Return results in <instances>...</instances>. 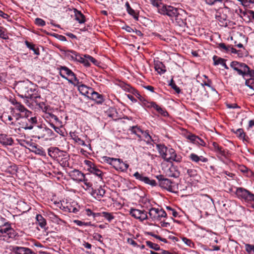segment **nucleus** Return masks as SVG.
Here are the masks:
<instances>
[{
    "instance_id": "42",
    "label": "nucleus",
    "mask_w": 254,
    "mask_h": 254,
    "mask_svg": "<svg viewBox=\"0 0 254 254\" xmlns=\"http://www.w3.org/2000/svg\"><path fill=\"white\" fill-rule=\"evenodd\" d=\"M236 134L241 139H242L243 140H246V134L244 132V130L242 128H239L237 129L236 131Z\"/></svg>"
},
{
    "instance_id": "53",
    "label": "nucleus",
    "mask_w": 254,
    "mask_h": 254,
    "mask_svg": "<svg viewBox=\"0 0 254 254\" xmlns=\"http://www.w3.org/2000/svg\"><path fill=\"white\" fill-rule=\"evenodd\" d=\"M152 4L158 8V11L159 12V8L160 5H164L165 4L160 2L159 0H151Z\"/></svg>"
},
{
    "instance_id": "14",
    "label": "nucleus",
    "mask_w": 254,
    "mask_h": 254,
    "mask_svg": "<svg viewBox=\"0 0 254 254\" xmlns=\"http://www.w3.org/2000/svg\"><path fill=\"white\" fill-rule=\"evenodd\" d=\"M12 250L15 254H36L28 248L15 246L13 247Z\"/></svg>"
},
{
    "instance_id": "27",
    "label": "nucleus",
    "mask_w": 254,
    "mask_h": 254,
    "mask_svg": "<svg viewBox=\"0 0 254 254\" xmlns=\"http://www.w3.org/2000/svg\"><path fill=\"white\" fill-rule=\"evenodd\" d=\"M49 216L51 220L55 223H57L58 224H61L62 222H64L63 220L60 219L57 215H55L53 212H50L49 214Z\"/></svg>"
},
{
    "instance_id": "22",
    "label": "nucleus",
    "mask_w": 254,
    "mask_h": 254,
    "mask_svg": "<svg viewBox=\"0 0 254 254\" xmlns=\"http://www.w3.org/2000/svg\"><path fill=\"white\" fill-rule=\"evenodd\" d=\"M190 159L193 162H194L195 163H197L199 161H201L202 162L205 163L207 162L208 159L202 156H198L197 155L194 154V153H191L189 156Z\"/></svg>"
},
{
    "instance_id": "41",
    "label": "nucleus",
    "mask_w": 254,
    "mask_h": 254,
    "mask_svg": "<svg viewBox=\"0 0 254 254\" xmlns=\"http://www.w3.org/2000/svg\"><path fill=\"white\" fill-rule=\"evenodd\" d=\"M231 46L230 45H226L223 43H221L218 44V48L222 51L226 53L230 52V48Z\"/></svg>"
},
{
    "instance_id": "63",
    "label": "nucleus",
    "mask_w": 254,
    "mask_h": 254,
    "mask_svg": "<svg viewBox=\"0 0 254 254\" xmlns=\"http://www.w3.org/2000/svg\"><path fill=\"white\" fill-rule=\"evenodd\" d=\"M205 1L207 4L212 5L217 2H222L223 0H205Z\"/></svg>"
},
{
    "instance_id": "60",
    "label": "nucleus",
    "mask_w": 254,
    "mask_h": 254,
    "mask_svg": "<svg viewBox=\"0 0 254 254\" xmlns=\"http://www.w3.org/2000/svg\"><path fill=\"white\" fill-rule=\"evenodd\" d=\"M175 150L172 148H168L167 152H166V156L167 158L171 157V156L173 155L174 153L175 152Z\"/></svg>"
},
{
    "instance_id": "37",
    "label": "nucleus",
    "mask_w": 254,
    "mask_h": 254,
    "mask_svg": "<svg viewBox=\"0 0 254 254\" xmlns=\"http://www.w3.org/2000/svg\"><path fill=\"white\" fill-rule=\"evenodd\" d=\"M155 109L158 112V113L160 114L164 117H166L168 115V112L166 110L159 106L158 105H155Z\"/></svg>"
},
{
    "instance_id": "40",
    "label": "nucleus",
    "mask_w": 254,
    "mask_h": 254,
    "mask_svg": "<svg viewBox=\"0 0 254 254\" xmlns=\"http://www.w3.org/2000/svg\"><path fill=\"white\" fill-rule=\"evenodd\" d=\"M143 137L144 138V140L146 142L147 144H149L151 141H153L151 136L149 134V133L147 130L143 131L142 133Z\"/></svg>"
},
{
    "instance_id": "10",
    "label": "nucleus",
    "mask_w": 254,
    "mask_h": 254,
    "mask_svg": "<svg viewBox=\"0 0 254 254\" xmlns=\"http://www.w3.org/2000/svg\"><path fill=\"white\" fill-rule=\"evenodd\" d=\"M129 214L135 219L143 221L148 219L147 212L144 210L131 208L129 210Z\"/></svg>"
},
{
    "instance_id": "62",
    "label": "nucleus",
    "mask_w": 254,
    "mask_h": 254,
    "mask_svg": "<svg viewBox=\"0 0 254 254\" xmlns=\"http://www.w3.org/2000/svg\"><path fill=\"white\" fill-rule=\"evenodd\" d=\"M116 158H110L108 157H104V161H106L107 163L113 166L112 163L114 162Z\"/></svg>"
},
{
    "instance_id": "31",
    "label": "nucleus",
    "mask_w": 254,
    "mask_h": 254,
    "mask_svg": "<svg viewBox=\"0 0 254 254\" xmlns=\"http://www.w3.org/2000/svg\"><path fill=\"white\" fill-rule=\"evenodd\" d=\"M175 22L178 24L180 26H183L185 24L184 19L182 18V15H181L179 12L178 14H176L174 17V20Z\"/></svg>"
},
{
    "instance_id": "13",
    "label": "nucleus",
    "mask_w": 254,
    "mask_h": 254,
    "mask_svg": "<svg viewBox=\"0 0 254 254\" xmlns=\"http://www.w3.org/2000/svg\"><path fill=\"white\" fill-rule=\"evenodd\" d=\"M33 137L38 139L45 138V127L42 126L36 127L33 130Z\"/></svg>"
},
{
    "instance_id": "50",
    "label": "nucleus",
    "mask_w": 254,
    "mask_h": 254,
    "mask_svg": "<svg viewBox=\"0 0 254 254\" xmlns=\"http://www.w3.org/2000/svg\"><path fill=\"white\" fill-rule=\"evenodd\" d=\"M128 168V165L127 163L124 162L123 160H121V162L120 164V167L119 170H121L122 171H126L127 170V169Z\"/></svg>"
},
{
    "instance_id": "12",
    "label": "nucleus",
    "mask_w": 254,
    "mask_h": 254,
    "mask_svg": "<svg viewBox=\"0 0 254 254\" xmlns=\"http://www.w3.org/2000/svg\"><path fill=\"white\" fill-rule=\"evenodd\" d=\"M235 82L240 86L244 85L249 87L250 89L254 90V78H247L245 79H236Z\"/></svg>"
},
{
    "instance_id": "25",
    "label": "nucleus",
    "mask_w": 254,
    "mask_h": 254,
    "mask_svg": "<svg viewBox=\"0 0 254 254\" xmlns=\"http://www.w3.org/2000/svg\"><path fill=\"white\" fill-rule=\"evenodd\" d=\"M182 160V156L181 154H177L176 151L174 153L173 155L171 156V157L167 158L166 161L167 162H171L174 161L177 163H180Z\"/></svg>"
},
{
    "instance_id": "61",
    "label": "nucleus",
    "mask_w": 254,
    "mask_h": 254,
    "mask_svg": "<svg viewBox=\"0 0 254 254\" xmlns=\"http://www.w3.org/2000/svg\"><path fill=\"white\" fill-rule=\"evenodd\" d=\"M93 237L94 240L100 242H102L101 238H102V236L100 234L97 233H94L93 235Z\"/></svg>"
},
{
    "instance_id": "38",
    "label": "nucleus",
    "mask_w": 254,
    "mask_h": 254,
    "mask_svg": "<svg viewBox=\"0 0 254 254\" xmlns=\"http://www.w3.org/2000/svg\"><path fill=\"white\" fill-rule=\"evenodd\" d=\"M0 38L5 40L8 39L7 30L1 26H0Z\"/></svg>"
},
{
    "instance_id": "46",
    "label": "nucleus",
    "mask_w": 254,
    "mask_h": 254,
    "mask_svg": "<svg viewBox=\"0 0 254 254\" xmlns=\"http://www.w3.org/2000/svg\"><path fill=\"white\" fill-rule=\"evenodd\" d=\"M240 1L244 6H250L251 3H254V0H238Z\"/></svg>"
},
{
    "instance_id": "17",
    "label": "nucleus",
    "mask_w": 254,
    "mask_h": 254,
    "mask_svg": "<svg viewBox=\"0 0 254 254\" xmlns=\"http://www.w3.org/2000/svg\"><path fill=\"white\" fill-rule=\"evenodd\" d=\"M0 143L3 145H11L13 143L12 138L6 134H0Z\"/></svg>"
},
{
    "instance_id": "45",
    "label": "nucleus",
    "mask_w": 254,
    "mask_h": 254,
    "mask_svg": "<svg viewBox=\"0 0 254 254\" xmlns=\"http://www.w3.org/2000/svg\"><path fill=\"white\" fill-rule=\"evenodd\" d=\"M122 159L116 158L112 163L113 167L116 170H119Z\"/></svg>"
},
{
    "instance_id": "47",
    "label": "nucleus",
    "mask_w": 254,
    "mask_h": 254,
    "mask_svg": "<svg viewBox=\"0 0 254 254\" xmlns=\"http://www.w3.org/2000/svg\"><path fill=\"white\" fill-rule=\"evenodd\" d=\"M169 85L177 93L181 92L180 88L176 85L173 79L171 80Z\"/></svg>"
},
{
    "instance_id": "34",
    "label": "nucleus",
    "mask_w": 254,
    "mask_h": 254,
    "mask_svg": "<svg viewBox=\"0 0 254 254\" xmlns=\"http://www.w3.org/2000/svg\"><path fill=\"white\" fill-rule=\"evenodd\" d=\"M217 20L220 22L222 26H226L227 25V16L226 15L222 14L218 16Z\"/></svg>"
},
{
    "instance_id": "44",
    "label": "nucleus",
    "mask_w": 254,
    "mask_h": 254,
    "mask_svg": "<svg viewBox=\"0 0 254 254\" xmlns=\"http://www.w3.org/2000/svg\"><path fill=\"white\" fill-rule=\"evenodd\" d=\"M245 249L248 253L254 254V245L247 244L245 245Z\"/></svg>"
},
{
    "instance_id": "32",
    "label": "nucleus",
    "mask_w": 254,
    "mask_h": 254,
    "mask_svg": "<svg viewBox=\"0 0 254 254\" xmlns=\"http://www.w3.org/2000/svg\"><path fill=\"white\" fill-rule=\"evenodd\" d=\"M36 218L38 225L41 228L45 227L46 225V221L44 217L40 214H37Z\"/></svg>"
},
{
    "instance_id": "24",
    "label": "nucleus",
    "mask_w": 254,
    "mask_h": 254,
    "mask_svg": "<svg viewBox=\"0 0 254 254\" xmlns=\"http://www.w3.org/2000/svg\"><path fill=\"white\" fill-rule=\"evenodd\" d=\"M155 70L160 74L164 73L166 70L165 66L161 62H157L155 64Z\"/></svg>"
},
{
    "instance_id": "51",
    "label": "nucleus",
    "mask_w": 254,
    "mask_h": 254,
    "mask_svg": "<svg viewBox=\"0 0 254 254\" xmlns=\"http://www.w3.org/2000/svg\"><path fill=\"white\" fill-rule=\"evenodd\" d=\"M69 212H73L74 213H76L78 211V209L75 207L74 205H70L69 206H67Z\"/></svg>"
},
{
    "instance_id": "4",
    "label": "nucleus",
    "mask_w": 254,
    "mask_h": 254,
    "mask_svg": "<svg viewBox=\"0 0 254 254\" xmlns=\"http://www.w3.org/2000/svg\"><path fill=\"white\" fill-rule=\"evenodd\" d=\"M230 67L236 71L238 75L241 76V78H237L236 79H245L248 77L249 67L246 64L237 61H233L230 64Z\"/></svg>"
},
{
    "instance_id": "29",
    "label": "nucleus",
    "mask_w": 254,
    "mask_h": 254,
    "mask_svg": "<svg viewBox=\"0 0 254 254\" xmlns=\"http://www.w3.org/2000/svg\"><path fill=\"white\" fill-rule=\"evenodd\" d=\"M25 45L29 49L32 50L34 53L36 55L40 54L39 49L38 48H35V45L32 43H31L27 41L25 42Z\"/></svg>"
},
{
    "instance_id": "39",
    "label": "nucleus",
    "mask_w": 254,
    "mask_h": 254,
    "mask_svg": "<svg viewBox=\"0 0 254 254\" xmlns=\"http://www.w3.org/2000/svg\"><path fill=\"white\" fill-rule=\"evenodd\" d=\"M145 243H146V245L148 247H149L150 248L153 249L155 251L160 250V248L158 244L153 243L149 241H146Z\"/></svg>"
},
{
    "instance_id": "33",
    "label": "nucleus",
    "mask_w": 254,
    "mask_h": 254,
    "mask_svg": "<svg viewBox=\"0 0 254 254\" xmlns=\"http://www.w3.org/2000/svg\"><path fill=\"white\" fill-rule=\"evenodd\" d=\"M99 215L104 217L109 222H110L113 219L115 218V216L113 215V213L105 211L99 213Z\"/></svg>"
},
{
    "instance_id": "26",
    "label": "nucleus",
    "mask_w": 254,
    "mask_h": 254,
    "mask_svg": "<svg viewBox=\"0 0 254 254\" xmlns=\"http://www.w3.org/2000/svg\"><path fill=\"white\" fill-rule=\"evenodd\" d=\"M125 6L127 8V10L128 14L132 15L133 18L137 20H138V16L137 14L136 13L135 11L130 6V5L128 2H127L125 4Z\"/></svg>"
},
{
    "instance_id": "7",
    "label": "nucleus",
    "mask_w": 254,
    "mask_h": 254,
    "mask_svg": "<svg viewBox=\"0 0 254 254\" xmlns=\"http://www.w3.org/2000/svg\"><path fill=\"white\" fill-rule=\"evenodd\" d=\"M179 9L177 8L174 7L171 5H160L159 8V13L163 15H167L170 17L172 20H174V17L178 14Z\"/></svg>"
},
{
    "instance_id": "19",
    "label": "nucleus",
    "mask_w": 254,
    "mask_h": 254,
    "mask_svg": "<svg viewBox=\"0 0 254 254\" xmlns=\"http://www.w3.org/2000/svg\"><path fill=\"white\" fill-rule=\"evenodd\" d=\"M157 149L161 156V157L165 161H166L167 157L166 156V152L168 148L164 144H158L156 145Z\"/></svg>"
},
{
    "instance_id": "59",
    "label": "nucleus",
    "mask_w": 254,
    "mask_h": 254,
    "mask_svg": "<svg viewBox=\"0 0 254 254\" xmlns=\"http://www.w3.org/2000/svg\"><path fill=\"white\" fill-rule=\"evenodd\" d=\"M166 209L171 212V214L174 217H176L178 216V212L170 206H167Z\"/></svg>"
},
{
    "instance_id": "21",
    "label": "nucleus",
    "mask_w": 254,
    "mask_h": 254,
    "mask_svg": "<svg viewBox=\"0 0 254 254\" xmlns=\"http://www.w3.org/2000/svg\"><path fill=\"white\" fill-rule=\"evenodd\" d=\"M90 172L93 175L98 177V181L99 182H101L102 181L103 173L96 166L94 168H92Z\"/></svg>"
},
{
    "instance_id": "6",
    "label": "nucleus",
    "mask_w": 254,
    "mask_h": 254,
    "mask_svg": "<svg viewBox=\"0 0 254 254\" xmlns=\"http://www.w3.org/2000/svg\"><path fill=\"white\" fill-rule=\"evenodd\" d=\"M236 194L238 198L244 199L246 202H254V194L244 188H238Z\"/></svg>"
},
{
    "instance_id": "11",
    "label": "nucleus",
    "mask_w": 254,
    "mask_h": 254,
    "mask_svg": "<svg viewBox=\"0 0 254 254\" xmlns=\"http://www.w3.org/2000/svg\"><path fill=\"white\" fill-rule=\"evenodd\" d=\"M133 176L136 179L139 180L144 183L149 185L152 187L156 186L157 184L156 181L154 180H150L148 177L144 176L142 174H140L138 172H136Z\"/></svg>"
},
{
    "instance_id": "54",
    "label": "nucleus",
    "mask_w": 254,
    "mask_h": 254,
    "mask_svg": "<svg viewBox=\"0 0 254 254\" xmlns=\"http://www.w3.org/2000/svg\"><path fill=\"white\" fill-rule=\"evenodd\" d=\"M84 57L87 59L88 61H90L92 63H93L94 64H96L98 62L95 59L92 57L88 55H84Z\"/></svg>"
},
{
    "instance_id": "3",
    "label": "nucleus",
    "mask_w": 254,
    "mask_h": 254,
    "mask_svg": "<svg viewBox=\"0 0 254 254\" xmlns=\"http://www.w3.org/2000/svg\"><path fill=\"white\" fill-rule=\"evenodd\" d=\"M58 69L60 71L61 76L67 80L70 83L73 84L74 86L80 84V82L76 77L75 74L67 67L61 65L58 67Z\"/></svg>"
},
{
    "instance_id": "9",
    "label": "nucleus",
    "mask_w": 254,
    "mask_h": 254,
    "mask_svg": "<svg viewBox=\"0 0 254 254\" xmlns=\"http://www.w3.org/2000/svg\"><path fill=\"white\" fill-rule=\"evenodd\" d=\"M156 178L159 181L160 187L167 190L170 192H174L172 182L168 179L165 178L163 175L156 176Z\"/></svg>"
},
{
    "instance_id": "16",
    "label": "nucleus",
    "mask_w": 254,
    "mask_h": 254,
    "mask_svg": "<svg viewBox=\"0 0 254 254\" xmlns=\"http://www.w3.org/2000/svg\"><path fill=\"white\" fill-rule=\"evenodd\" d=\"M128 130L137 136L138 138V141L142 140L141 134L143 130H142L139 127L137 126L130 127L128 128Z\"/></svg>"
},
{
    "instance_id": "55",
    "label": "nucleus",
    "mask_w": 254,
    "mask_h": 254,
    "mask_svg": "<svg viewBox=\"0 0 254 254\" xmlns=\"http://www.w3.org/2000/svg\"><path fill=\"white\" fill-rule=\"evenodd\" d=\"M80 182H84L85 185H86L88 188L92 187L93 186L92 183L88 182V179L86 178L85 176L84 177V178H83L82 181H80Z\"/></svg>"
},
{
    "instance_id": "1",
    "label": "nucleus",
    "mask_w": 254,
    "mask_h": 254,
    "mask_svg": "<svg viewBox=\"0 0 254 254\" xmlns=\"http://www.w3.org/2000/svg\"><path fill=\"white\" fill-rule=\"evenodd\" d=\"M21 88L22 94L20 96L22 98L26 99L25 100L26 104H28L29 100H30L31 102H34L36 105H40V102L38 101V99L41 97L34 93L35 92V90L29 88L26 84H23Z\"/></svg>"
},
{
    "instance_id": "35",
    "label": "nucleus",
    "mask_w": 254,
    "mask_h": 254,
    "mask_svg": "<svg viewBox=\"0 0 254 254\" xmlns=\"http://www.w3.org/2000/svg\"><path fill=\"white\" fill-rule=\"evenodd\" d=\"M75 13V19L77 20L79 23H82L85 21V17L84 15L79 11L76 10Z\"/></svg>"
},
{
    "instance_id": "49",
    "label": "nucleus",
    "mask_w": 254,
    "mask_h": 254,
    "mask_svg": "<svg viewBox=\"0 0 254 254\" xmlns=\"http://www.w3.org/2000/svg\"><path fill=\"white\" fill-rule=\"evenodd\" d=\"M45 137L53 136L54 133L53 131L50 128L45 127Z\"/></svg>"
},
{
    "instance_id": "64",
    "label": "nucleus",
    "mask_w": 254,
    "mask_h": 254,
    "mask_svg": "<svg viewBox=\"0 0 254 254\" xmlns=\"http://www.w3.org/2000/svg\"><path fill=\"white\" fill-rule=\"evenodd\" d=\"M69 52L71 53V55L69 56L70 58L73 60H76L77 53L73 51H70Z\"/></svg>"
},
{
    "instance_id": "15",
    "label": "nucleus",
    "mask_w": 254,
    "mask_h": 254,
    "mask_svg": "<svg viewBox=\"0 0 254 254\" xmlns=\"http://www.w3.org/2000/svg\"><path fill=\"white\" fill-rule=\"evenodd\" d=\"M69 176L74 181L80 182L84 178L85 175L78 170H74L70 172Z\"/></svg>"
},
{
    "instance_id": "18",
    "label": "nucleus",
    "mask_w": 254,
    "mask_h": 254,
    "mask_svg": "<svg viewBox=\"0 0 254 254\" xmlns=\"http://www.w3.org/2000/svg\"><path fill=\"white\" fill-rule=\"evenodd\" d=\"M90 99L95 101L97 104H100L104 102L103 96L95 91H91L90 97L88 96Z\"/></svg>"
},
{
    "instance_id": "52",
    "label": "nucleus",
    "mask_w": 254,
    "mask_h": 254,
    "mask_svg": "<svg viewBox=\"0 0 254 254\" xmlns=\"http://www.w3.org/2000/svg\"><path fill=\"white\" fill-rule=\"evenodd\" d=\"M247 14V17L249 18V20L252 19L254 20V11L251 10H247V12L246 13Z\"/></svg>"
},
{
    "instance_id": "56",
    "label": "nucleus",
    "mask_w": 254,
    "mask_h": 254,
    "mask_svg": "<svg viewBox=\"0 0 254 254\" xmlns=\"http://www.w3.org/2000/svg\"><path fill=\"white\" fill-rule=\"evenodd\" d=\"M50 126L52 127L55 131L57 132L58 133L60 134H62V130L59 127H57L55 126V125L53 123H50L49 124Z\"/></svg>"
},
{
    "instance_id": "48",
    "label": "nucleus",
    "mask_w": 254,
    "mask_h": 254,
    "mask_svg": "<svg viewBox=\"0 0 254 254\" xmlns=\"http://www.w3.org/2000/svg\"><path fill=\"white\" fill-rule=\"evenodd\" d=\"M35 22L37 25L39 26H44L46 25L45 21L40 18H36Z\"/></svg>"
},
{
    "instance_id": "58",
    "label": "nucleus",
    "mask_w": 254,
    "mask_h": 254,
    "mask_svg": "<svg viewBox=\"0 0 254 254\" xmlns=\"http://www.w3.org/2000/svg\"><path fill=\"white\" fill-rule=\"evenodd\" d=\"M85 164L88 167V170L90 172L92 168H94L96 165L90 161L85 160Z\"/></svg>"
},
{
    "instance_id": "43",
    "label": "nucleus",
    "mask_w": 254,
    "mask_h": 254,
    "mask_svg": "<svg viewBox=\"0 0 254 254\" xmlns=\"http://www.w3.org/2000/svg\"><path fill=\"white\" fill-rule=\"evenodd\" d=\"M94 192L96 193L97 196H99V197H102L104 196L105 193V190L103 189L102 187L100 186L99 188L97 189V190H95Z\"/></svg>"
},
{
    "instance_id": "57",
    "label": "nucleus",
    "mask_w": 254,
    "mask_h": 254,
    "mask_svg": "<svg viewBox=\"0 0 254 254\" xmlns=\"http://www.w3.org/2000/svg\"><path fill=\"white\" fill-rule=\"evenodd\" d=\"M187 173V174L190 177H194L197 174L196 170H194V169H188Z\"/></svg>"
},
{
    "instance_id": "20",
    "label": "nucleus",
    "mask_w": 254,
    "mask_h": 254,
    "mask_svg": "<svg viewBox=\"0 0 254 254\" xmlns=\"http://www.w3.org/2000/svg\"><path fill=\"white\" fill-rule=\"evenodd\" d=\"M77 86H78V90L80 92V93L83 95L87 96L88 97V94L89 93V91H92V89L91 88H89L84 84H78Z\"/></svg>"
},
{
    "instance_id": "2",
    "label": "nucleus",
    "mask_w": 254,
    "mask_h": 254,
    "mask_svg": "<svg viewBox=\"0 0 254 254\" xmlns=\"http://www.w3.org/2000/svg\"><path fill=\"white\" fill-rule=\"evenodd\" d=\"M13 105L14 107L11 109V112L16 121L20 119L28 118L30 116L31 111L27 109L21 103L16 102Z\"/></svg>"
},
{
    "instance_id": "30",
    "label": "nucleus",
    "mask_w": 254,
    "mask_h": 254,
    "mask_svg": "<svg viewBox=\"0 0 254 254\" xmlns=\"http://www.w3.org/2000/svg\"><path fill=\"white\" fill-rule=\"evenodd\" d=\"M19 124L20 125L21 127L25 130H31L33 129V127L31 126H29V124L27 123L25 118L21 119V120L20 122H19Z\"/></svg>"
},
{
    "instance_id": "36",
    "label": "nucleus",
    "mask_w": 254,
    "mask_h": 254,
    "mask_svg": "<svg viewBox=\"0 0 254 254\" xmlns=\"http://www.w3.org/2000/svg\"><path fill=\"white\" fill-rule=\"evenodd\" d=\"M216 153L217 155L224 156L225 157H227L228 154V151L224 150L221 146L219 145L216 148V150L214 151Z\"/></svg>"
},
{
    "instance_id": "5",
    "label": "nucleus",
    "mask_w": 254,
    "mask_h": 254,
    "mask_svg": "<svg viewBox=\"0 0 254 254\" xmlns=\"http://www.w3.org/2000/svg\"><path fill=\"white\" fill-rule=\"evenodd\" d=\"M3 226L7 227L3 228L0 226V240L8 241L9 239H15L18 234L11 227L10 224L7 222Z\"/></svg>"
},
{
    "instance_id": "8",
    "label": "nucleus",
    "mask_w": 254,
    "mask_h": 254,
    "mask_svg": "<svg viewBox=\"0 0 254 254\" xmlns=\"http://www.w3.org/2000/svg\"><path fill=\"white\" fill-rule=\"evenodd\" d=\"M149 216L152 220L159 221L162 218L167 217V213L162 209L151 208L149 209Z\"/></svg>"
},
{
    "instance_id": "28",
    "label": "nucleus",
    "mask_w": 254,
    "mask_h": 254,
    "mask_svg": "<svg viewBox=\"0 0 254 254\" xmlns=\"http://www.w3.org/2000/svg\"><path fill=\"white\" fill-rule=\"evenodd\" d=\"M29 126H31L33 127L34 125L37 124V119L36 116H33V113L31 112L30 116L28 118H25Z\"/></svg>"
},
{
    "instance_id": "23",
    "label": "nucleus",
    "mask_w": 254,
    "mask_h": 254,
    "mask_svg": "<svg viewBox=\"0 0 254 254\" xmlns=\"http://www.w3.org/2000/svg\"><path fill=\"white\" fill-rule=\"evenodd\" d=\"M213 60L214 61V64L216 65L218 64L222 65L225 69H228V66L225 63V60L221 58L218 57L216 56H214L213 57Z\"/></svg>"
}]
</instances>
